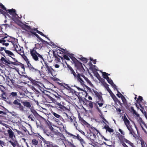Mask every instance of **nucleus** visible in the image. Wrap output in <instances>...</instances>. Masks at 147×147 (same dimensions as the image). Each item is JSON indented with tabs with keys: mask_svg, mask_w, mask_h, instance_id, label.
Segmentation results:
<instances>
[{
	"mask_svg": "<svg viewBox=\"0 0 147 147\" xmlns=\"http://www.w3.org/2000/svg\"><path fill=\"white\" fill-rule=\"evenodd\" d=\"M66 64L67 66V68L68 69V70H70L71 73L74 76V78H75L77 75V74H76L73 69L70 65L68 64L67 63H66Z\"/></svg>",
	"mask_w": 147,
	"mask_h": 147,
	"instance_id": "19",
	"label": "nucleus"
},
{
	"mask_svg": "<svg viewBox=\"0 0 147 147\" xmlns=\"http://www.w3.org/2000/svg\"><path fill=\"white\" fill-rule=\"evenodd\" d=\"M40 40L42 42V45L44 46V47L46 46L47 45L49 44L48 42H47L43 40L42 38H41Z\"/></svg>",
	"mask_w": 147,
	"mask_h": 147,
	"instance_id": "42",
	"label": "nucleus"
},
{
	"mask_svg": "<svg viewBox=\"0 0 147 147\" xmlns=\"http://www.w3.org/2000/svg\"><path fill=\"white\" fill-rule=\"evenodd\" d=\"M5 63H7L8 64L10 65L11 64H12L15 65H18V63H16L15 62H11L9 60H7L6 61V62H5Z\"/></svg>",
	"mask_w": 147,
	"mask_h": 147,
	"instance_id": "39",
	"label": "nucleus"
},
{
	"mask_svg": "<svg viewBox=\"0 0 147 147\" xmlns=\"http://www.w3.org/2000/svg\"><path fill=\"white\" fill-rule=\"evenodd\" d=\"M78 59H80L82 61H84L85 63H87V59L84 57H81L80 58H78Z\"/></svg>",
	"mask_w": 147,
	"mask_h": 147,
	"instance_id": "48",
	"label": "nucleus"
},
{
	"mask_svg": "<svg viewBox=\"0 0 147 147\" xmlns=\"http://www.w3.org/2000/svg\"><path fill=\"white\" fill-rule=\"evenodd\" d=\"M117 92L118 93V94H117V96L119 97V98H121L123 97H124L123 95L121 93H120L118 90L117 91Z\"/></svg>",
	"mask_w": 147,
	"mask_h": 147,
	"instance_id": "52",
	"label": "nucleus"
},
{
	"mask_svg": "<svg viewBox=\"0 0 147 147\" xmlns=\"http://www.w3.org/2000/svg\"><path fill=\"white\" fill-rule=\"evenodd\" d=\"M66 134L67 135V136L70 137L75 139H77L80 141V143L82 145H83V144H85V142L84 141V140L78 134H77L76 136L66 131Z\"/></svg>",
	"mask_w": 147,
	"mask_h": 147,
	"instance_id": "7",
	"label": "nucleus"
},
{
	"mask_svg": "<svg viewBox=\"0 0 147 147\" xmlns=\"http://www.w3.org/2000/svg\"><path fill=\"white\" fill-rule=\"evenodd\" d=\"M102 76L105 79L109 80V77L108 76V74L105 72H102Z\"/></svg>",
	"mask_w": 147,
	"mask_h": 147,
	"instance_id": "41",
	"label": "nucleus"
},
{
	"mask_svg": "<svg viewBox=\"0 0 147 147\" xmlns=\"http://www.w3.org/2000/svg\"><path fill=\"white\" fill-rule=\"evenodd\" d=\"M143 124L144 125V127L146 128V130L142 126V124L141 125H140L142 129V130L144 131V132L146 133V134H147V126L146 125L145 123L144 122H143V123L142 124Z\"/></svg>",
	"mask_w": 147,
	"mask_h": 147,
	"instance_id": "37",
	"label": "nucleus"
},
{
	"mask_svg": "<svg viewBox=\"0 0 147 147\" xmlns=\"http://www.w3.org/2000/svg\"><path fill=\"white\" fill-rule=\"evenodd\" d=\"M63 58L67 60V61H69L70 60V59L66 55H63Z\"/></svg>",
	"mask_w": 147,
	"mask_h": 147,
	"instance_id": "56",
	"label": "nucleus"
},
{
	"mask_svg": "<svg viewBox=\"0 0 147 147\" xmlns=\"http://www.w3.org/2000/svg\"><path fill=\"white\" fill-rule=\"evenodd\" d=\"M36 45H39V48H42L43 47H44V46L43 45H42V43H37V44H35V47H36Z\"/></svg>",
	"mask_w": 147,
	"mask_h": 147,
	"instance_id": "57",
	"label": "nucleus"
},
{
	"mask_svg": "<svg viewBox=\"0 0 147 147\" xmlns=\"http://www.w3.org/2000/svg\"><path fill=\"white\" fill-rule=\"evenodd\" d=\"M77 75L74 78L77 79L78 82H80L81 85L82 86L85 85L84 82L81 78L82 75L83 74H80L77 72Z\"/></svg>",
	"mask_w": 147,
	"mask_h": 147,
	"instance_id": "15",
	"label": "nucleus"
},
{
	"mask_svg": "<svg viewBox=\"0 0 147 147\" xmlns=\"http://www.w3.org/2000/svg\"><path fill=\"white\" fill-rule=\"evenodd\" d=\"M9 142L11 144L13 147H16L18 144L17 142L15 140H13V141L11 140L9 141Z\"/></svg>",
	"mask_w": 147,
	"mask_h": 147,
	"instance_id": "34",
	"label": "nucleus"
},
{
	"mask_svg": "<svg viewBox=\"0 0 147 147\" xmlns=\"http://www.w3.org/2000/svg\"><path fill=\"white\" fill-rule=\"evenodd\" d=\"M28 117L29 119H31L32 121H34V118L33 117V115H29Z\"/></svg>",
	"mask_w": 147,
	"mask_h": 147,
	"instance_id": "58",
	"label": "nucleus"
},
{
	"mask_svg": "<svg viewBox=\"0 0 147 147\" xmlns=\"http://www.w3.org/2000/svg\"><path fill=\"white\" fill-rule=\"evenodd\" d=\"M46 67V69L47 71L49 74H51L52 75L53 71V69L51 66H49L48 65V63L47 62H45L44 63Z\"/></svg>",
	"mask_w": 147,
	"mask_h": 147,
	"instance_id": "16",
	"label": "nucleus"
},
{
	"mask_svg": "<svg viewBox=\"0 0 147 147\" xmlns=\"http://www.w3.org/2000/svg\"><path fill=\"white\" fill-rule=\"evenodd\" d=\"M24 28H25V30H26V29L28 30H31V27L30 26L25 25L24 26Z\"/></svg>",
	"mask_w": 147,
	"mask_h": 147,
	"instance_id": "54",
	"label": "nucleus"
},
{
	"mask_svg": "<svg viewBox=\"0 0 147 147\" xmlns=\"http://www.w3.org/2000/svg\"><path fill=\"white\" fill-rule=\"evenodd\" d=\"M22 75H20V78L22 79H24V78H27V79H29L31 81V80H32V79L31 78H29V77L26 75H23V74H25L26 73H25L23 72L22 73Z\"/></svg>",
	"mask_w": 147,
	"mask_h": 147,
	"instance_id": "27",
	"label": "nucleus"
},
{
	"mask_svg": "<svg viewBox=\"0 0 147 147\" xmlns=\"http://www.w3.org/2000/svg\"><path fill=\"white\" fill-rule=\"evenodd\" d=\"M36 47H34L30 49V53L33 59L36 61H39V58H40L42 60H44V58L42 55H41L36 51Z\"/></svg>",
	"mask_w": 147,
	"mask_h": 147,
	"instance_id": "3",
	"label": "nucleus"
},
{
	"mask_svg": "<svg viewBox=\"0 0 147 147\" xmlns=\"http://www.w3.org/2000/svg\"><path fill=\"white\" fill-rule=\"evenodd\" d=\"M36 32L38 34L42 36H45V35L43 33L38 30H36Z\"/></svg>",
	"mask_w": 147,
	"mask_h": 147,
	"instance_id": "60",
	"label": "nucleus"
},
{
	"mask_svg": "<svg viewBox=\"0 0 147 147\" xmlns=\"http://www.w3.org/2000/svg\"><path fill=\"white\" fill-rule=\"evenodd\" d=\"M92 146L93 147H100L99 145L97 142L96 143V144H92Z\"/></svg>",
	"mask_w": 147,
	"mask_h": 147,
	"instance_id": "64",
	"label": "nucleus"
},
{
	"mask_svg": "<svg viewBox=\"0 0 147 147\" xmlns=\"http://www.w3.org/2000/svg\"><path fill=\"white\" fill-rule=\"evenodd\" d=\"M21 53V56H22V58L25 61L27 64L29 63H30V61L27 58V57L25 55L24 53Z\"/></svg>",
	"mask_w": 147,
	"mask_h": 147,
	"instance_id": "26",
	"label": "nucleus"
},
{
	"mask_svg": "<svg viewBox=\"0 0 147 147\" xmlns=\"http://www.w3.org/2000/svg\"><path fill=\"white\" fill-rule=\"evenodd\" d=\"M6 11L12 15V17L10 16H8L10 18L12 19L15 22L18 21V18L19 17L18 15L16 13V11L15 9H10L7 10H6Z\"/></svg>",
	"mask_w": 147,
	"mask_h": 147,
	"instance_id": "6",
	"label": "nucleus"
},
{
	"mask_svg": "<svg viewBox=\"0 0 147 147\" xmlns=\"http://www.w3.org/2000/svg\"><path fill=\"white\" fill-rule=\"evenodd\" d=\"M32 144L34 145H36L38 143V141L35 139H33L32 142Z\"/></svg>",
	"mask_w": 147,
	"mask_h": 147,
	"instance_id": "47",
	"label": "nucleus"
},
{
	"mask_svg": "<svg viewBox=\"0 0 147 147\" xmlns=\"http://www.w3.org/2000/svg\"><path fill=\"white\" fill-rule=\"evenodd\" d=\"M115 99H116V101H117L121 107H122L123 104L122 103H121L120 101L117 98H115Z\"/></svg>",
	"mask_w": 147,
	"mask_h": 147,
	"instance_id": "61",
	"label": "nucleus"
},
{
	"mask_svg": "<svg viewBox=\"0 0 147 147\" xmlns=\"http://www.w3.org/2000/svg\"><path fill=\"white\" fill-rule=\"evenodd\" d=\"M93 92L94 93L97 98L96 102L99 105L100 107L102 106L103 104V100L102 96V93H98L96 90L92 89Z\"/></svg>",
	"mask_w": 147,
	"mask_h": 147,
	"instance_id": "5",
	"label": "nucleus"
},
{
	"mask_svg": "<svg viewBox=\"0 0 147 147\" xmlns=\"http://www.w3.org/2000/svg\"><path fill=\"white\" fill-rule=\"evenodd\" d=\"M89 102V103L88 104V106L89 107L91 108L92 109L93 108V103H94L95 105L96 106L97 108L98 109V110H99V109L98 108V107L97 106V105L96 104V103H94L93 102L91 101H88Z\"/></svg>",
	"mask_w": 147,
	"mask_h": 147,
	"instance_id": "31",
	"label": "nucleus"
},
{
	"mask_svg": "<svg viewBox=\"0 0 147 147\" xmlns=\"http://www.w3.org/2000/svg\"><path fill=\"white\" fill-rule=\"evenodd\" d=\"M7 41L11 42L13 45V47L17 46L16 42H17V39L13 37L9 36L8 38L7 39Z\"/></svg>",
	"mask_w": 147,
	"mask_h": 147,
	"instance_id": "14",
	"label": "nucleus"
},
{
	"mask_svg": "<svg viewBox=\"0 0 147 147\" xmlns=\"http://www.w3.org/2000/svg\"><path fill=\"white\" fill-rule=\"evenodd\" d=\"M96 137L95 134H94L93 133H91L88 136L87 138L88 140L91 139H96Z\"/></svg>",
	"mask_w": 147,
	"mask_h": 147,
	"instance_id": "25",
	"label": "nucleus"
},
{
	"mask_svg": "<svg viewBox=\"0 0 147 147\" xmlns=\"http://www.w3.org/2000/svg\"><path fill=\"white\" fill-rule=\"evenodd\" d=\"M52 114L55 117L59 119L60 120H62L63 119V118L61 116L55 112H53V113H52Z\"/></svg>",
	"mask_w": 147,
	"mask_h": 147,
	"instance_id": "32",
	"label": "nucleus"
},
{
	"mask_svg": "<svg viewBox=\"0 0 147 147\" xmlns=\"http://www.w3.org/2000/svg\"><path fill=\"white\" fill-rule=\"evenodd\" d=\"M60 136L61 137V138H60L61 140H64L65 139V138L63 134H60Z\"/></svg>",
	"mask_w": 147,
	"mask_h": 147,
	"instance_id": "62",
	"label": "nucleus"
},
{
	"mask_svg": "<svg viewBox=\"0 0 147 147\" xmlns=\"http://www.w3.org/2000/svg\"><path fill=\"white\" fill-rule=\"evenodd\" d=\"M104 128L107 131H108L110 133L113 132L114 130L113 129L110 128L108 125H105Z\"/></svg>",
	"mask_w": 147,
	"mask_h": 147,
	"instance_id": "28",
	"label": "nucleus"
},
{
	"mask_svg": "<svg viewBox=\"0 0 147 147\" xmlns=\"http://www.w3.org/2000/svg\"><path fill=\"white\" fill-rule=\"evenodd\" d=\"M6 35V36L0 39V43H1L3 45L7 47L9 45V44L8 43H6L5 42L6 41H7V39L8 38L9 36L7 34Z\"/></svg>",
	"mask_w": 147,
	"mask_h": 147,
	"instance_id": "10",
	"label": "nucleus"
},
{
	"mask_svg": "<svg viewBox=\"0 0 147 147\" xmlns=\"http://www.w3.org/2000/svg\"><path fill=\"white\" fill-rule=\"evenodd\" d=\"M28 67L29 68L30 71L32 73L37 72L41 75L40 71L37 69L35 68L30 63L27 64Z\"/></svg>",
	"mask_w": 147,
	"mask_h": 147,
	"instance_id": "9",
	"label": "nucleus"
},
{
	"mask_svg": "<svg viewBox=\"0 0 147 147\" xmlns=\"http://www.w3.org/2000/svg\"><path fill=\"white\" fill-rule=\"evenodd\" d=\"M137 117H138V121L139 122L140 125H141L143 123V122H144V121H143L142 118L140 117L139 115V116Z\"/></svg>",
	"mask_w": 147,
	"mask_h": 147,
	"instance_id": "44",
	"label": "nucleus"
},
{
	"mask_svg": "<svg viewBox=\"0 0 147 147\" xmlns=\"http://www.w3.org/2000/svg\"><path fill=\"white\" fill-rule=\"evenodd\" d=\"M31 111L33 114L36 117H37L38 115H39L36 111L34 109L31 110Z\"/></svg>",
	"mask_w": 147,
	"mask_h": 147,
	"instance_id": "45",
	"label": "nucleus"
},
{
	"mask_svg": "<svg viewBox=\"0 0 147 147\" xmlns=\"http://www.w3.org/2000/svg\"><path fill=\"white\" fill-rule=\"evenodd\" d=\"M1 91L2 92L1 97H2L4 100H7L8 94H7L6 92L3 90H1Z\"/></svg>",
	"mask_w": 147,
	"mask_h": 147,
	"instance_id": "22",
	"label": "nucleus"
},
{
	"mask_svg": "<svg viewBox=\"0 0 147 147\" xmlns=\"http://www.w3.org/2000/svg\"><path fill=\"white\" fill-rule=\"evenodd\" d=\"M121 99L124 105L125 106H126L127 105V100L125 98L124 96Z\"/></svg>",
	"mask_w": 147,
	"mask_h": 147,
	"instance_id": "40",
	"label": "nucleus"
},
{
	"mask_svg": "<svg viewBox=\"0 0 147 147\" xmlns=\"http://www.w3.org/2000/svg\"><path fill=\"white\" fill-rule=\"evenodd\" d=\"M21 103L23 105L27 108H30L31 107V104L29 102L26 101L21 102Z\"/></svg>",
	"mask_w": 147,
	"mask_h": 147,
	"instance_id": "23",
	"label": "nucleus"
},
{
	"mask_svg": "<svg viewBox=\"0 0 147 147\" xmlns=\"http://www.w3.org/2000/svg\"><path fill=\"white\" fill-rule=\"evenodd\" d=\"M56 104L57 105V109L61 111H65L68 110V109L65 107H64L63 105H62L60 103L57 102Z\"/></svg>",
	"mask_w": 147,
	"mask_h": 147,
	"instance_id": "13",
	"label": "nucleus"
},
{
	"mask_svg": "<svg viewBox=\"0 0 147 147\" xmlns=\"http://www.w3.org/2000/svg\"><path fill=\"white\" fill-rule=\"evenodd\" d=\"M64 119L62 120V121L64 122H69L70 120H71L72 116L71 117L68 115L66 113H65L63 115Z\"/></svg>",
	"mask_w": 147,
	"mask_h": 147,
	"instance_id": "18",
	"label": "nucleus"
},
{
	"mask_svg": "<svg viewBox=\"0 0 147 147\" xmlns=\"http://www.w3.org/2000/svg\"><path fill=\"white\" fill-rule=\"evenodd\" d=\"M69 123H73L74 126L76 127V129H77L78 124L77 121V119L76 117L74 116H72L71 120H70Z\"/></svg>",
	"mask_w": 147,
	"mask_h": 147,
	"instance_id": "17",
	"label": "nucleus"
},
{
	"mask_svg": "<svg viewBox=\"0 0 147 147\" xmlns=\"http://www.w3.org/2000/svg\"><path fill=\"white\" fill-rule=\"evenodd\" d=\"M14 48L15 50L18 54H20L21 55V53H24V51L23 50V48L22 47L21 48L20 47V49H19L17 45V46H15L14 47Z\"/></svg>",
	"mask_w": 147,
	"mask_h": 147,
	"instance_id": "20",
	"label": "nucleus"
},
{
	"mask_svg": "<svg viewBox=\"0 0 147 147\" xmlns=\"http://www.w3.org/2000/svg\"><path fill=\"white\" fill-rule=\"evenodd\" d=\"M131 112H133L134 114L136 115L137 117L139 116V114L137 113L136 112L134 109L133 107H131Z\"/></svg>",
	"mask_w": 147,
	"mask_h": 147,
	"instance_id": "43",
	"label": "nucleus"
},
{
	"mask_svg": "<svg viewBox=\"0 0 147 147\" xmlns=\"http://www.w3.org/2000/svg\"><path fill=\"white\" fill-rule=\"evenodd\" d=\"M8 78H9L8 76L7 77V78H6V83L8 85L10 86H11L12 85V84H11V83H10V81L8 80Z\"/></svg>",
	"mask_w": 147,
	"mask_h": 147,
	"instance_id": "50",
	"label": "nucleus"
},
{
	"mask_svg": "<svg viewBox=\"0 0 147 147\" xmlns=\"http://www.w3.org/2000/svg\"><path fill=\"white\" fill-rule=\"evenodd\" d=\"M107 80L108 83L111 85H112V84H113L114 83L112 80L111 79H110L109 78V80L107 79Z\"/></svg>",
	"mask_w": 147,
	"mask_h": 147,
	"instance_id": "55",
	"label": "nucleus"
},
{
	"mask_svg": "<svg viewBox=\"0 0 147 147\" xmlns=\"http://www.w3.org/2000/svg\"><path fill=\"white\" fill-rule=\"evenodd\" d=\"M53 53L54 57L58 61H60V59L58 57V56L61 58L62 59H63V57L62 56H60L59 55L60 54H61V51L60 50H59V51L57 52V55L55 54V53L54 52H53Z\"/></svg>",
	"mask_w": 147,
	"mask_h": 147,
	"instance_id": "21",
	"label": "nucleus"
},
{
	"mask_svg": "<svg viewBox=\"0 0 147 147\" xmlns=\"http://www.w3.org/2000/svg\"><path fill=\"white\" fill-rule=\"evenodd\" d=\"M81 76L83 77L86 81L90 85L92 84L91 82L86 77L83 75H82Z\"/></svg>",
	"mask_w": 147,
	"mask_h": 147,
	"instance_id": "38",
	"label": "nucleus"
},
{
	"mask_svg": "<svg viewBox=\"0 0 147 147\" xmlns=\"http://www.w3.org/2000/svg\"><path fill=\"white\" fill-rule=\"evenodd\" d=\"M18 97L17 92H11L8 94L7 100L8 101L9 104H10L15 99H16Z\"/></svg>",
	"mask_w": 147,
	"mask_h": 147,
	"instance_id": "8",
	"label": "nucleus"
},
{
	"mask_svg": "<svg viewBox=\"0 0 147 147\" xmlns=\"http://www.w3.org/2000/svg\"><path fill=\"white\" fill-rule=\"evenodd\" d=\"M48 98L49 99L51 100L52 102L55 103V98H53L52 97L50 96H48Z\"/></svg>",
	"mask_w": 147,
	"mask_h": 147,
	"instance_id": "59",
	"label": "nucleus"
},
{
	"mask_svg": "<svg viewBox=\"0 0 147 147\" xmlns=\"http://www.w3.org/2000/svg\"><path fill=\"white\" fill-rule=\"evenodd\" d=\"M124 138V136L122 135L120 136H119L118 138L120 142V143L122 144V145L123 146H124V144H125V145H126L124 142V139L125 138Z\"/></svg>",
	"mask_w": 147,
	"mask_h": 147,
	"instance_id": "24",
	"label": "nucleus"
},
{
	"mask_svg": "<svg viewBox=\"0 0 147 147\" xmlns=\"http://www.w3.org/2000/svg\"><path fill=\"white\" fill-rule=\"evenodd\" d=\"M7 133H6V135L8 136L9 137L13 140L14 138H15V136L14 132L10 128L7 130Z\"/></svg>",
	"mask_w": 147,
	"mask_h": 147,
	"instance_id": "11",
	"label": "nucleus"
},
{
	"mask_svg": "<svg viewBox=\"0 0 147 147\" xmlns=\"http://www.w3.org/2000/svg\"><path fill=\"white\" fill-rule=\"evenodd\" d=\"M73 55L74 54H68V55L72 60L71 62L74 63L76 67H77L78 68L80 69L82 72H84L85 70L84 69L82 64L74 57Z\"/></svg>",
	"mask_w": 147,
	"mask_h": 147,
	"instance_id": "1",
	"label": "nucleus"
},
{
	"mask_svg": "<svg viewBox=\"0 0 147 147\" xmlns=\"http://www.w3.org/2000/svg\"><path fill=\"white\" fill-rule=\"evenodd\" d=\"M95 139H88L90 140V143H89V144H91L92 145V144H96V142L95 141Z\"/></svg>",
	"mask_w": 147,
	"mask_h": 147,
	"instance_id": "49",
	"label": "nucleus"
},
{
	"mask_svg": "<svg viewBox=\"0 0 147 147\" xmlns=\"http://www.w3.org/2000/svg\"><path fill=\"white\" fill-rule=\"evenodd\" d=\"M7 59H5L4 57H2L1 59V61L3 62V63H5V62H6V61L7 60Z\"/></svg>",
	"mask_w": 147,
	"mask_h": 147,
	"instance_id": "63",
	"label": "nucleus"
},
{
	"mask_svg": "<svg viewBox=\"0 0 147 147\" xmlns=\"http://www.w3.org/2000/svg\"><path fill=\"white\" fill-rule=\"evenodd\" d=\"M4 51L5 53L9 56H12L13 57L15 56V55L11 51L9 50H7L5 49L4 50Z\"/></svg>",
	"mask_w": 147,
	"mask_h": 147,
	"instance_id": "36",
	"label": "nucleus"
},
{
	"mask_svg": "<svg viewBox=\"0 0 147 147\" xmlns=\"http://www.w3.org/2000/svg\"><path fill=\"white\" fill-rule=\"evenodd\" d=\"M61 96H59H59H58V97H57L55 99V103L57 102V101H59L61 100Z\"/></svg>",
	"mask_w": 147,
	"mask_h": 147,
	"instance_id": "53",
	"label": "nucleus"
},
{
	"mask_svg": "<svg viewBox=\"0 0 147 147\" xmlns=\"http://www.w3.org/2000/svg\"><path fill=\"white\" fill-rule=\"evenodd\" d=\"M45 147H52L53 146L51 142L45 141Z\"/></svg>",
	"mask_w": 147,
	"mask_h": 147,
	"instance_id": "33",
	"label": "nucleus"
},
{
	"mask_svg": "<svg viewBox=\"0 0 147 147\" xmlns=\"http://www.w3.org/2000/svg\"><path fill=\"white\" fill-rule=\"evenodd\" d=\"M20 101L19 99H17L10 104L13 105L15 109H18L20 111L24 112V107L20 103Z\"/></svg>",
	"mask_w": 147,
	"mask_h": 147,
	"instance_id": "4",
	"label": "nucleus"
},
{
	"mask_svg": "<svg viewBox=\"0 0 147 147\" xmlns=\"http://www.w3.org/2000/svg\"><path fill=\"white\" fill-rule=\"evenodd\" d=\"M0 8L2 9L3 10H5V11L6 10H7L5 7L1 3L0 4ZM0 13L3 14L5 17H6V16H10L9 14L7 13L6 12L3 10L1 9H0Z\"/></svg>",
	"mask_w": 147,
	"mask_h": 147,
	"instance_id": "12",
	"label": "nucleus"
},
{
	"mask_svg": "<svg viewBox=\"0 0 147 147\" xmlns=\"http://www.w3.org/2000/svg\"><path fill=\"white\" fill-rule=\"evenodd\" d=\"M73 141L71 140V142H69L68 141V140H67V142L69 144V146H70L71 147H76L75 146L73 143Z\"/></svg>",
	"mask_w": 147,
	"mask_h": 147,
	"instance_id": "46",
	"label": "nucleus"
},
{
	"mask_svg": "<svg viewBox=\"0 0 147 147\" xmlns=\"http://www.w3.org/2000/svg\"><path fill=\"white\" fill-rule=\"evenodd\" d=\"M124 142H126V143L129 144L131 146L134 147V145L133 143H131L130 141L127 140L126 138H124Z\"/></svg>",
	"mask_w": 147,
	"mask_h": 147,
	"instance_id": "35",
	"label": "nucleus"
},
{
	"mask_svg": "<svg viewBox=\"0 0 147 147\" xmlns=\"http://www.w3.org/2000/svg\"><path fill=\"white\" fill-rule=\"evenodd\" d=\"M122 118L124 121L125 125H126L127 129L129 131V134H131L134 137L136 138L137 136V135L132 128V125L130 124L129 121L127 119V117L125 115H124L122 117Z\"/></svg>",
	"mask_w": 147,
	"mask_h": 147,
	"instance_id": "2",
	"label": "nucleus"
},
{
	"mask_svg": "<svg viewBox=\"0 0 147 147\" xmlns=\"http://www.w3.org/2000/svg\"><path fill=\"white\" fill-rule=\"evenodd\" d=\"M44 132L48 136H52V134L48 131L45 130Z\"/></svg>",
	"mask_w": 147,
	"mask_h": 147,
	"instance_id": "51",
	"label": "nucleus"
},
{
	"mask_svg": "<svg viewBox=\"0 0 147 147\" xmlns=\"http://www.w3.org/2000/svg\"><path fill=\"white\" fill-rule=\"evenodd\" d=\"M78 118L79 121L82 123L84 124H86L87 123L80 116V113H79L78 114Z\"/></svg>",
	"mask_w": 147,
	"mask_h": 147,
	"instance_id": "29",
	"label": "nucleus"
},
{
	"mask_svg": "<svg viewBox=\"0 0 147 147\" xmlns=\"http://www.w3.org/2000/svg\"><path fill=\"white\" fill-rule=\"evenodd\" d=\"M140 140L141 143V147H147V144L142 138H140Z\"/></svg>",
	"mask_w": 147,
	"mask_h": 147,
	"instance_id": "30",
	"label": "nucleus"
}]
</instances>
